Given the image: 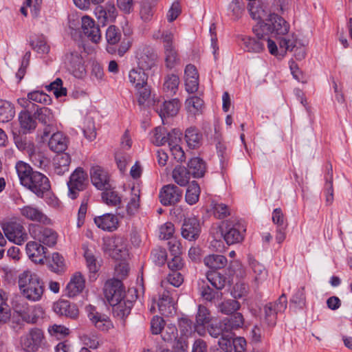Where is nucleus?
<instances>
[{"label": "nucleus", "instance_id": "f257e3e1", "mask_svg": "<svg viewBox=\"0 0 352 352\" xmlns=\"http://www.w3.org/2000/svg\"><path fill=\"white\" fill-rule=\"evenodd\" d=\"M124 293L122 283L118 280H109L104 285V297L113 307V316L121 319L130 314L133 305V300L126 298Z\"/></svg>", "mask_w": 352, "mask_h": 352}, {"label": "nucleus", "instance_id": "f03ea898", "mask_svg": "<svg viewBox=\"0 0 352 352\" xmlns=\"http://www.w3.org/2000/svg\"><path fill=\"white\" fill-rule=\"evenodd\" d=\"M15 168L21 184L38 197H43L50 190V181L43 173L34 171L23 162H17Z\"/></svg>", "mask_w": 352, "mask_h": 352}, {"label": "nucleus", "instance_id": "7ed1b4c3", "mask_svg": "<svg viewBox=\"0 0 352 352\" xmlns=\"http://www.w3.org/2000/svg\"><path fill=\"white\" fill-rule=\"evenodd\" d=\"M19 285L23 296L34 302L41 299L45 290L44 284L41 278L30 270L24 271L20 274Z\"/></svg>", "mask_w": 352, "mask_h": 352}, {"label": "nucleus", "instance_id": "20e7f679", "mask_svg": "<svg viewBox=\"0 0 352 352\" xmlns=\"http://www.w3.org/2000/svg\"><path fill=\"white\" fill-rule=\"evenodd\" d=\"M287 21L276 14L270 13L265 22H258L254 28V33L262 36L264 34L271 38L276 36H284L289 32Z\"/></svg>", "mask_w": 352, "mask_h": 352}, {"label": "nucleus", "instance_id": "39448f33", "mask_svg": "<svg viewBox=\"0 0 352 352\" xmlns=\"http://www.w3.org/2000/svg\"><path fill=\"white\" fill-rule=\"evenodd\" d=\"M146 69L137 68L132 69L129 73L130 82L133 85L138 94V103L142 105L148 100L151 96V89L147 83L148 75Z\"/></svg>", "mask_w": 352, "mask_h": 352}, {"label": "nucleus", "instance_id": "423d86ee", "mask_svg": "<svg viewBox=\"0 0 352 352\" xmlns=\"http://www.w3.org/2000/svg\"><path fill=\"white\" fill-rule=\"evenodd\" d=\"M255 35L256 38L245 37L242 39L246 51L259 53L265 49V46L267 45L270 53L273 56H277L278 54V47L270 36H267L265 34L262 36L256 33Z\"/></svg>", "mask_w": 352, "mask_h": 352}, {"label": "nucleus", "instance_id": "0eeeda50", "mask_svg": "<svg viewBox=\"0 0 352 352\" xmlns=\"http://www.w3.org/2000/svg\"><path fill=\"white\" fill-rule=\"evenodd\" d=\"M287 306V299L285 294L280 296L276 301L266 303L262 310L264 322L270 327H274L278 314L284 311Z\"/></svg>", "mask_w": 352, "mask_h": 352}, {"label": "nucleus", "instance_id": "6e6552de", "mask_svg": "<svg viewBox=\"0 0 352 352\" xmlns=\"http://www.w3.org/2000/svg\"><path fill=\"white\" fill-rule=\"evenodd\" d=\"M45 342L43 331L37 327L31 328L20 338V344L25 352H35L41 348Z\"/></svg>", "mask_w": 352, "mask_h": 352}, {"label": "nucleus", "instance_id": "1a4fd4ad", "mask_svg": "<svg viewBox=\"0 0 352 352\" xmlns=\"http://www.w3.org/2000/svg\"><path fill=\"white\" fill-rule=\"evenodd\" d=\"M135 58L138 67L148 71L156 66L158 56L152 46L142 45L135 52Z\"/></svg>", "mask_w": 352, "mask_h": 352}, {"label": "nucleus", "instance_id": "9d476101", "mask_svg": "<svg viewBox=\"0 0 352 352\" xmlns=\"http://www.w3.org/2000/svg\"><path fill=\"white\" fill-rule=\"evenodd\" d=\"M85 310L89 322L97 329L102 331H108L113 327V324L109 316L100 312L96 307L87 305L85 306Z\"/></svg>", "mask_w": 352, "mask_h": 352}, {"label": "nucleus", "instance_id": "9b49d317", "mask_svg": "<svg viewBox=\"0 0 352 352\" xmlns=\"http://www.w3.org/2000/svg\"><path fill=\"white\" fill-rule=\"evenodd\" d=\"M29 232L35 240L45 245L51 247L56 243L57 234L50 228L32 224L30 226Z\"/></svg>", "mask_w": 352, "mask_h": 352}, {"label": "nucleus", "instance_id": "f8f14e48", "mask_svg": "<svg viewBox=\"0 0 352 352\" xmlns=\"http://www.w3.org/2000/svg\"><path fill=\"white\" fill-rule=\"evenodd\" d=\"M102 248L107 254L116 260L123 259L127 254L125 242L120 237L105 239Z\"/></svg>", "mask_w": 352, "mask_h": 352}, {"label": "nucleus", "instance_id": "ddd939ff", "mask_svg": "<svg viewBox=\"0 0 352 352\" xmlns=\"http://www.w3.org/2000/svg\"><path fill=\"white\" fill-rule=\"evenodd\" d=\"M2 229L6 236L17 245L22 244L26 239L23 226L17 222H7L3 224Z\"/></svg>", "mask_w": 352, "mask_h": 352}, {"label": "nucleus", "instance_id": "4468645a", "mask_svg": "<svg viewBox=\"0 0 352 352\" xmlns=\"http://www.w3.org/2000/svg\"><path fill=\"white\" fill-rule=\"evenodd\" d=\"M245 228L240 223L233 225L227 223L226 228L221 233L228 245L239 243L243 240Z\"/></svg>", "mask_w": 352, "mask_h": 352}, {"label": "nucleus", "instance_id": "2eb2a0df", "mask_svg": "<svg viewBox=\"0 0 352 352\" xmlns=\"http://www.w3.org/2000/svg\"><path fill=\"white\" fill-rule=\"evenodd\" d=\"M86 173L81 168H78L71 175L67 182L69 196L72 199L76 198L79 191L85 187Z\"/></svg>", "mask_w": 352, "mask_h": 352}, {"label": "nucleus", "instance_id": "dca6fc26", "mask_svg": "<svg viewBox=\"0 0 352 352\" xmlns=\"http://www.w3.org/2000/svg\"><path fill=\"white\" fill-rule=\"evenodd\" d=\"M81 28L83 34L91 42L98 43L101 40V32L99 25L89 16H84L81 19Z\"/></svg>", "mask_w": 352, "mask_h": 352}, {"label": "nucleus", "instance_id": "f3484780", "mask_svg": "<svg viewBox=\"0 0 352 352\" xmlns=\"http://www.w3.org/2000/svg\"><path fill=\"white\" fill-rule=\"evenodd\" d=\"M182 197V190L174 184L164 186L160 190V202L164 206H171L178 203Z\"/></svg>", "mask_w": 352, "mask_h": 352}, {"label": "nucleus", "instance_id": "a211bd4d", "mask_svg": "<svg viewBox=\"0 0 352 352\" xmlns=\"http://www.w3.org/2000/svg\"><path fill=\"white\" fill-rule=\"evenodd\" d=\"M90 176L93 185L98 189L102 190L111 188L109 175L101 166H92Z\"/></svg>", "mask_w": 352, "mask_h": 352}, {"label": "nucleus", "instance_id": "6ab92c4d", "mask_svg": "<svg viewBox=\"0 0 352 352\" xmlns=\"http://www.w3.org/2000/svg\"><path fill=\"white\" fill-rule=\"evenodd\" d=\"M65 63L67 69L72 74L77 78H81L85 74V68L82 64V58L76 52H70L65 56Z\"/></svg>", "mask_w": 352, "mask_h": 352}, {"label": "nucleus", "instance_id": "aec40b11", "mask_svg": "<svg viewBox=\"0 0 352 352\" xmlns=\"http://www.w3.org/2000/svg\"><path fill=\"white\" fill-rule=\"evenodd\" d=\"M201 227L198 219L188 218L185 219L182 228V234L184 238L189 241L195 240L199 236Z\"/></svg>", "mask_w": 352, "mask_h": 352}, {"label": "nucleus", "instance_id": "412c9836", "mask_svg": "<svg viewBox=\"0 0 352 352\" xmlns=\"http://www.w3.org/2000/svg\"><path fill=\"white\" fill-rule=\"evenodd\" d=\"M95 14L98 21L104 25L107 23L113 22L118 12L114 4L108 2L104 6L97 7Z\"/></svg>", "mask_w": 352, "mask_h": 352}, {"label": "nucleus", "instance_id": "4be33fe9", "mask_svg": "<svg viewBox=\"0 0 352 352\" xmlns=\"http://www.w3.org/2000/svg\"><path fill=\"white\" fill-rule=\"evenodd\" d=\"M171 292L168 289L164 291L160 294L157 300V306L160 312L166 316L173 314L175 309L174 307V299Z\"/></svg>", "mask_w": 352, "mask_h": 352}, {"label": "nucleus", "instance_id": "5701e85b", "mask_svg": "<svg viewBox=\"0 0 352 352\" xmlns=\"http://www.w3.org/2000/svg\"><path fill=\"white\" fill-rule=\"evenodd\" d=\"M20 210L21 215L28 220L45 225L51 223V220L38 208L32 206H25L21 208Z\"/></svg>", "mask_w": 352, "mask_h": 352}, {"label": "nucleus", "instance_id": "b1692460", "mask_svg": "<svg viewBox=\"0 0 352 352\" xmlns=\"http://www.w3.org/2000/svg\"><path fill=\"white\" fill-rule=\"evenodd\" d=\"M54 312L60 316H65L70 318L76 319L79 314L76 305L71 304L69 301L61 300L55 302L53 305Z\"/></svg>", "mask_w": 352, "mask_h": 352}, {"label": "nucleus", "instance_id": "393cba45", "mask_svg": "<svg viewBox=\"0 0 352 352\" xmlns=\"http://www.w3.org/2000/svg\"><path fill=\"white\" fill-rule=\"evenodd\" d=\"M94 220L96 226L104 231L113 232L118 226V218L111 213L96 217Z\"/></svg>", "mask_w": 352, "mask_h": 352}, {"label": "nucleus", "instance_id": "a878e982", "mask_svg": "<svg viewBox=\"0 0 352 352\" xmlns=\"http://www.w3.org/2000/svg\"><path fill=\"white\" fill-rule=\"evenodd\" d=\"M186 90L189 93H195L199 87V76L196 67L191 64L187 65L185 70Z\"/></svg>", "mask_w": 352, "mask_h": 352}, {"label": "nucleus", "instance_id": "bb28decb", "mask_svg": "<svg viewBox=\"0 0 352 352\" xmlns=\"http://www.w3.org/2000/svg\"><path fill=\"white\" fill-rule=\"evenodd\" d=\"M85 287V278L80 272H76L67 285L66 294L69 297H75L83 291Z\"/></svg>", "mask_w": 352, "mask_h": 352}, {"label": "nucleus", "instance_id": "cd10ccee", "mask_svg": "<svg viewBox=\"0 0 352 352\" xmlns=\"http://www.w3.org/2000/svg\"><path fill=\"white\" fill-rule=\"evenodd\" d=\"M69 139L60 131L53 133L48 141L50 149L55 153H63L68 146Z\"/></svg>", "mask_w": 352, "mask_h": 352}, {"label": "nucleus", "instance_id": "c85d7f7f", "mask_svg": "<svg viewBox=\"0 0 352 352\" xmlns=\"http://www.w3.org/2000/svg\"><path fill=\"white\" fill-rule=\"evenodd\" d=\"M45 250V248L36 241H30L26 245L27 254L36 263H44Z\"/></svg>", "mask_w": 352, "mask_h": 352}, {"label": "nucleus", "instance_id": "c756f323", "mask_svg": "<svg viewBox=\"0 0 352 352\" xmlns=\"http://www.w3.org/2000/svg\"><path fill=\"white\" fill-rule=\"evenodd\" d=\"M23 321L28 324H35L38 319L43 316L44 311L38 305L28 307L17 312Z\"/></svg>", "mask_w": 352, "mask_h": 352}, {"label": "nucleus", "instance_id": "7c9ffc66", "mask_svg": "<svg viewBox=\"0 0 352 352\" xmlns=\"http://www.w3.org/2000/svg\"><path fill=\"white\" fill-rule=\"evenodd\" d=\"M247 6L253 19L259 20L260 22H265V19L268 18L270 14L266 6L261 4L258 0L250 2Z\"/></svg>", "mask_w": 352, "mask_h": 352}, {"label": "nucleus", "instance_id": "2f4dec72", "mask_svg": "<svg viewBox=\"0 0 352 352\" xmlns=\"http://www.w3.org/2000/svg\"><path fill=\"white\" fill-rule=\"evenodd\" d=\"M71 163V157L68 153H62L54 159V170L58 175L68 172Z\"/></svg>", "mask_w": 352, "mask_h": 352}, {"label": "nucleus", "instance_id": "473e14b6", "mask_svg": "<svg viewBox=\"0 0 352 352\" xmlns=\"http://www.w3.org/2000/svg\"><path fill=\"white\" fill-rule=\"evenodd\" d=\"M180 102L175 98L168 101H165L160 110V116L162 119L166 117H173L177 114L180 109Z\"/></svg>", "mask_w": 352, "mask_h": 352}, {"label": "nucleus", "instance_id": "72a5a7b5", "mask_svg": "<svg viewBox=\"0 0 352 352\" xmlns=\"http://www.w3.org/2000/svg\"><path fill=\"white\" fill-rule=\"evenodd\" d=\"M206 170V164L199 157H193L188 163V170L193 177H202Z\"/></svg>", "mask_w": 352, "mask_h": 352}, {"label": "nucleus", "instance_id": "f704fd0d", "mask_svg": "<svg viewBox=\"0 0 352 352\" xmlns=\"http://www.w3.org/2000/svg\"><path fill=\"white\" fill-rule=\"evenodd\" d=\"M211 320L210 314L209 310L203 305H199L198 307V311L196 315V323L195 329L199 335H203L204 329L203 327L205 324H208Z\"/></svg>", "mask_w": 352, "mask_h": 352}, {"label": "nucleus", "instance_id": "c9c22d12", "mask_svg": "<svg viewBox=\"0 0 352 352\" xmlns=\"http://www.w3.org/2000/svg\"><path fill=\"white\" fill-rule=\"evenodd\" d=\"M19 120L24 133H30L36 127V122L28 111H21L19 115Z\"/></svg>", "mask_w": 352, "mask_h": 352}, {"label": "nucleus", "instance_id": "e433bc0d", "mask_svg": "<svg viewBox=\"0 0 352 352\" xmlns=\"http://www.w3.org/2000/svg\"><path fill=\"white\" fill-rule=\"evenodd\" d=\"M156 2L154 0H144L140 3V16L144 22L150 21L155 12Z\"/></svg>", "mask_w": 352, "mask_h": 352}, {"label": "nucleus", "instance_id": "4c0bfd02", "mask_svg": "<svg viewBox=\"0 0 352 352\" xmlns=\"http://www.w3.org/2000/svg\"><path fill=\"white\" fill-rule=\"evenodd\" d=\"M185 140L190 148L199 147L202 142V135L195 128H188L186 131Z\"/></svg>", "mask_w": 352, "mask_h": 352}, {"label": "nucleus", "instance_id": "58836bf2", "mask_svg": "<svg viewBox=\"0 0 352 352\" xmlns=\"http://www.w3.org/2000/svg\"><path fill=\"white\" fill-rule=\"evenodd\" d=\"M190 173L183 166H177L173 170L172 176L174 181L179 186H186L190 179Z\"/></svg>", "mask_w": 352, "mask_h": 352}, {"label": "nucleus", "instance_id": "ea45409f", "mask_svg": "<svg viewBox=\"0 0 352 352\" xmlns=\"http://www.w3.org/2000/svg\"><path fill=\"white\" fill-rule=\"evenodd\" d=\"M133 193L126 206V213L129 217L134 216L140 208V190L132 189Z\"/></svg>", "mask_w": 352, "mask_h": 352}, {"label": "nucleus", "instance_id": "a19ab883", "mask_svg": "<svg viewBox=\"0 0 352 352\" xmlns=\"http://www.w3.org/2000/svg\"><path fill=\"white\" fill-rule=\"evenodd\" d=\"M201 284L199 283V293L201 298L207 301L212 302L215 300H221L222 298V293L219 292H214L212 289H211L208 285H205L204 280L201 281Z\"/></svg>", "mask_w": 352, "mask_h": 352}, {"label": "nucleus", "instance_id": "79ce46f5", "mask_svg": "<svg viewBox=\"0 0 352 352\" xmlns=\"http://www.w3.org/2000/svg\"><path fill=\"white\" fill-rule=\"evenodd\" d=\"M283 37L279 41V50L278 49V54L276 57H283L287 51H293L296 47L297 40L294 35Z\"/></svg>", "mask_w": 352, "mask_h": 352}, {"label": "nucleus", "instance_id": "37998d69", "mask_svg": "<svg viewBox=\"0 0 352 352\" xmlns=\"http://www.w3.org/2000/svg\"><path fill=\"white\" fill-rule=\"evenodd\" d=\"M204 262L211 269H221L227 265L228 261L223 255L211 254L205 257Z\"/></svg>", "mask_w": 352, "mask_h": 352}, {"label": "nucleus", "instance_id": "c03bdc74", "mask_svg": "<svg viewBox=\"0 0 352 352\" xmlns=\"http://www.w3.org/2000/svg\"><path fill=\"white\" fill-rule=\"evenodd\" d=\"M166 67L170 69L174 68L180 63V58L175 47L164 49Z\"/></svg>", "mask_w": 352, "mask_h": 352}, {"label": "nucleus", "instance_id": "a18cd8bd", "mask_svg": "<svg viewBox=\"0 0 352 352\" xmlns=\"http://www.w3.org/2000/svg\"><path fill=\"white\" fill-rule=\"evenodd\" d=\"M249 261L254 275V281L258 283L265 280L267 276V271L265 266L255 259L250 258Z\"/></svg>", "mask_w": 352, "mask_h": 352}, {"label": "nucleus", "instance_id": "49530a36", "mask_svg": "<svg viewBox=\"0 0 352 352\" xmlns=\"http://www.w3.org/2000/svg\"><path fill=\"white\" fill-rule=\"evenodd\" d=\"M14 107L10 102L0 100V122H9L14 118Z\"/></svg>", "mask_w": 352, "mask_h": 352}, {"label": "nucleus", "instance_id": "de8ad7c7", "mask_svg": "<svg viewBox=\"0 0 352 352\" xmlns=\"http://www.w3.org/2000/svg\"><path fill=\"white\" fill-rule=\"evenodd\" d=\"M206 278L210 284L217 290H221L226 286L227 278L217 271L208 272Z\"/></svg>", "mask_w": 352, "mask_h": 352}, {"label": "nucleus", "instance_id": "09e8293b", "mask_svg": "<svg viewBox=\"0 0 352 352\" xmlns=\"http://www.w3.org/2000/svg\"><path fill=\"white\" fill-rule=\"evenodd\" d=\"M224 325L228 332L233 329H237L241 327L244 323V318L241 313H236L230 318H226L223 320Z\"/></svg>", "mask_w": 352, "mask_h": 352}, {"label": "nucleus", "instance_id": "8fccbe9b", "mask_svg": "<svg viewBox=\"0 0 352 352\" xmlns=\"http://www.w3.org/2000/svg\"><path fill=\"white\" fill-rule=\"evenodd\" d=\"M199 195L200 187L195 181H192L189 184L186 190L185 196L186 202L190 205L195 204L198 201Z\"/></svg>", "mask_w": 352, "mask_h": 352}, {"label": "nucleus", "instance_id": "3c124183", "mask_svg": "<svg viewBox=\"0 0 352 352\" xmlns=\"http://www.w3.org/2000/svg\"><path fill=\"white\" fill-rule=\"evenodd\" d=\"M218 311L225 315H230L240 308V303L234 299L224 300L218 305Z\"/></svg>", "mask_w": 352, "mask_h": 352}, {"label": "nucleus", "instance_id": "603ef678", "mask_svg": "<svg viewBox=\"0 0 352 352\" xmlns=\"http://www.w3.org/2000/svg\"><path fill=\"white\" fill-rule=\"evenodd\" d=\"M103 190L102 199L107 205L116 207L121 204V198L116 191L112 190L110 188Z\"/></svg>", "mask_w": 352, "mask_h": 352}, {"label": "nucleus", "instance_id": "864d4df0", "mask_svg": "<svg viewBox=\"0 0 352 352\" xmlns=\"http://www.w3.org/2000/svg\"><path fill=\"white\" fill-rule=\"evenodd\" d=\"M34 116L43 124L54 123V117L52 111L47 107L38 108Z\"/></svg>", "mask_w": 352, "mask_h": 352}, {"label": "nucleus", "instance_id": "5fc2aeb1", "mask_svg": "<svg viewBox=\"0 0 352 352\" xmlns=\"http://www.w3.org/2000/svg\"><path fill=\"white\" fill-rule=\"evenodd\" d=\"M179 78L175 74L168 75L164 82V90L170 94H175L178 89Z\"/></svg>", "mask_w": 352, "mask_h": 352}, {"label": "nucleus", "instance_id": "6e6d98bb", "mask_svg": "<svg viewBox=\"0 0 352 352\" xmlns=\"http://www.w3.org/2000/svg\"><path fill=\"white\" fill-rule=\"evenodd\" d=\"M204 104V101L197 96H192L186 100L187 111L192 114L198 113Z\"/></svg>", "mask_w": 352, "mask_h": 352}, {"label": "nucleus", "instance_id": "4d7b16f0", "mask_svg": "<svg viewBox=\"0 0 352 352\" xmlns=\"http://www.w3.org/2000/svg\"><path fill=\"white\" fill-rule=\"evenodd\" d=\"M28 99L30 102H37L41 104H50L51 98L43 91H34L28 94Z\"/></svg>", "mask_w": 352, "mask_h": 352}, {"label": "nucleus", "instance_id": "13d9d810", "mask_svg": "<svg viewBox=\"0 0 352 352\" xmlns=\"http://www.w3.org/2000/svg\"><path fill=\"white\" fill-rule=\"evenodd\" d=\"M47 87L49 91L54 93L56 98L67 95V89L65 87H63V80L59 78L51 82Z\"/></svg>", "mask_w": 352, "mask_h": 352}, {"label": "nucleus", "instance_id": "bf43d9fd", "mask_svg": "<svg viewBox=\"0 0 352 352\" xmlns=\"http://www.w3.org/2000/svg\"><path fill=\"white\" fill-rule=\"evenodd\" d=\"M224 322L222 320L221 322L216 324H210L207 327V331L210 336L213 338H218L219 336H223L226 333H229L228 330L224 329Z\"/></svg>", "mask_w": 352, "mask_h": 352}, {"label": "nucleus", "instance_id": "052dcab7", "mask_svg": "<svg viewBox=\"0 0 352 352\" xmlns=\"http://www.w3.org/2000/svg\"><path fill=\"white\" fill-rule=\"evenodd\" d=\"M106 39L109 45H116L121 39V33L115 25H110L106 31Z\"/></svg>", "mask_w": 352, "mask_h": 352}, {"label": "nucleus", "instance_id": "680f3d73", "mask_svg": "<svg viewBox=\"0 0 352 352\" xmlns=\"http://www.w3.org/2000/svg\"><path fill=\"white\" fill-rule=\"evenodd\" d=\"M152 142L156 146H161L166 142V131L164 127L157 126L153 131Z\"/></svg>", "mask_w": 352, "mask_h": 352}, {"label": "nucleus", "instance_id": "e2e57ef3", "mask_svg": "<svg viewBox=\"0 0 352 352\" xmlns=\"http://www.w3.org/2000/svg\"><path fill=\"white\" fill-rule=\"evenodd\" d=\"M160 333L162 339L165 342H170L176 339L177 329L175 325L171 324H167L166 326L164 325Z\"/></svg>", "mask_w": 352, "mask_h": 352}, {"label": "nucleus", "instance_id": "0e129e2a", "mask_svg": "<svg viewBox=\"0 0 352 352\" xmlns=\"http://www.w3.org/2000/svg\"><path fill=\"white\" fill-rule=\"evenodd\" d=\"M245 3L244 0H232L229 6L232 16L235 19H239L245 10Z\"/></svg>", "mask_w": 352, "mask_h": 352}, {"label": "nucleus", "instance_id": "69168bd1", "mask_svg": "<svg viewBox=\"0 0 352 352\" xmlns=\"http://www.w3.org/2000/svg\"><path fill=\"white\" fill-rule=\"evenodd\" d=\"M50 267L54 272H63L65 269V260L63 257L57 252L53 253Z\"/></svg>", "mask_w": 352, "mask_h": 352}, {"label": "nucleus", "instance_id": "338daca9", "mask_svg": "<svg viewBox=\"0 0 352 352\" xmlns=\"http://www.w3.org/2000/svg\"><path fill=\"white\" fill-rule=\"evenodd\" d=\"M183 281V276L179 272H172L168 275L166 281H162V287H163L165 285L169 283L174 287H179L182 284Z\"/></svg>", "mask_w": 352, "mask_h": 352}, {"label": "nucleus", "instance_id": "774afa93", "mask_svg": "<svg viewBox=\"0 0 352 352\" xmlns=\"http://www.w3.org/2000/svg\"><path fill=\"white\" fill-rule=\"evenodd\" d=\"M305 286L298 289L291 299V302L294 303L300 308L306 306V292Z\"/></svg>", "mask_w": 352, "mask_h": 352}]
</instances>
